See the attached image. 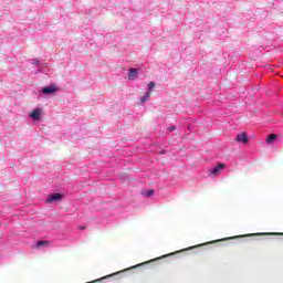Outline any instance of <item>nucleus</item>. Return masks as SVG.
<instances>
[{"label":"nucleus","mask_w":283,"mask_h":283,"mask_svg":"<svg viewBox=\"0 0 283 283\" xmlns=\"http://www.w3.org/2000/svg\"><path fill=\"white\" fill-rule=\"evenodd\" d=\"M235 140L237 143H242L243 145H247V143H249V136L247 135V132L239 133Z\"/></svg>","instance_id":"obj_1"},{"label":"nucleus","mask_w":283,"mask_h":283,"mask_svg":"<svg viewBox=\"0 0 283 283\" xmlns=\"http://www.w3.org/2000/svg\"><path fill=\"white\" fill-rule=\"evenodd\" d=\"M224 169V164H218L216 167L209 170L210 176H220V171Z\"/></svg>","instance_id":"obj_2"},{"label":"nucleus","mask_w":283,"mask_h":283,"mask_svg":"<svg viewBox=\"0 0 283 283\" xmlns=\"http://www.w3.org/2000/svg\"><path fill=\"white\" fill-rule=\"evenodd\" d=\"M169 255H176V253H170V254H167V255H164L161 258H157L155 260H151V261H148V262H144V263H140V264H137V265H134V266H130L124 271H132V269H138V266H143L144 264H149V262H156V260H163V258H169Z\"/></svg>","instance_id":"obj_3"},{"label":"nucleus","mask_w":283,"mask_h":283,"mask_svg":"<svg viewBox=\"0 0 283 283\" xmlns=\"http://www.w3.org/2000/svg\"><path fill=\"white\" fill-rule=\"evenodd\" d=\"M63 199V195L56 192L49 196L46 202H59V200Z\"/></svg>","instance_id":"obj_4"},{"label":"nucleus","mask_w":283,"mask_h":283,"mask_svg":"<svg viewBox=\"0 0 283 283\" xmlns=\"http://www.w3.org/2000/svg\"><path fill=\"white\" fill-rule=\"evenodd\" d=\"M55 92H59L56 85L46 86L42 90V94H54Z\"/></svg>","instance_id":"obj_5"},{"label":"nucleus","mask_w":283,"mask_h":283,"mask_svg":"<svg viewBox=\"0 0 283 283\" xmlns=\"http://www.w3.org/2000/svg\"><path fill=\"white\" fill-rule=\"evenodd\" d=\"M137 76H138V69H129L128 70V78H129V81H136Z\"/></svg>","instance_id":"obj_6"},{"label":"nucleus","mask_w":283,"mask_h":283,"mask_svg":"<svg viewBox=\"0 0 283 283\" xmlns=\"http://www.w3.org/2000/svg\"><path fill=\"white\" fill-rule=\"evenodd\" d=\"M30 116L33 118V120H39V118H41V108L33 109Z\"/></svg>","instance_id":"obj_7"},{"label":"nucleus","mask_w":283,"mask_h":283,"mask_svg":"<svg viewBox=\"0 0 283 283\" xmlns=\"http://www.w3.org/2000/svg\"><path fill=\"white\" fill-rule=\"evenodd\" d=\"M275 140H277V135L271 134V135H269L268 138L265 139V143H268V145H271V143H275Z\"/></svg>","instance_id":"obj_8"},{"label":"nucleus","mask_w":283,"mask_h":283,"mask_svg":"<svg viewBox=\"0 0 283 283\" xmlns=\"http://www.w3.org/2000/svg\"><path fill=\"white\" fill-rule=\"evenodd\" d=\"M36 247L38 249L41 247H50V241H43V240L38 241Z\"/></svg>","instance_id":"obj_9"},{"label":"nucleus","mask_w":283,"mask_h":283,"mask_svg":"<svg viewBox=\"0 0 283 283\" xmlns=\"http://www.w3.org/2000/svg\"><path fill=\"white\" fill-rule=\"evenodd\" d=\"M149 96H151V93H146L145 96L142 97L140 103L148 101Z\"/></svg>","instance_id":"obj_10"},{"label":"nucleus","mask_w":283,"mask_h":283,"mask_svg":"<svg viewBox=\"0 0 283 283\" xmlns=\"http://www.w3.org/2000/svg\"><path fill=\"white\" fill-rule=\"evenodd\" d=\"M224 240H233V238H227V239H221L218 241H211V242H209V244H216V242H224Z\"/></svg>","instance_id":"obj_11"},{"label":"nucleus","mask_w":283,"mask_h":283,"mask_svg":"<svg viewBox=\"0 0 283 283\" xmlns=\"http://www.w3.org/2000/svg\"><path fill=\"white\" fill-rule=\"evenodd\" d=\"M154 87H156V83L149 82L148 90L151 92V90H154Z\"/></svg>","instance_id":"obj_12"},{"label":"nucleus","mask_w":283,"mask_h":283,"mask_svg":"<svg viewBox=\"0 0 283 283\" xmlns=\"http://www.w3.org/2000/svg\"><path fill=\"white\" fill-rule=\"evenodd\" d=\"M261 235H283V233H261Z\"/></svg>","instance_id":"obj_13"},{"label":"nucleus","mask_w":283,"mask_h":283,"mask_svg":"<svg viewBox=\"0 0 283 283\" xmlns=\"http://www.w3.org/2000/svg\"><path fill=\"white\" fill-rule=\"evenodd\" d=\"M197 247H200V245H197ZM197 247H192V248L184 249V250H181V252H182V251H190V249H197Z\"/></svg>","instance_id":"obj_14"},{"label":"nucleus","mask_w":283,"mask_h":283,"mask_svg":"<svg viewBox=\"0 0 283 283\" xmlns=\"http://www.w3.org/2000/svg\"><path fill=\"white\" fill-rule=\"evenodd\" d=\"M176 130V127L175 126H171L170 128H169V132H175Z\"/></svg>","instance_id":"obj_15"},{"label":"nucleus","mask_w":283,"mask_h":283,"mask_svg":"<svg viewBox=\"0 0 283 283\" xmlns=\"http://www.w3.org/2000/svg\"><path fill=\"white\" fill-rule=\"evenodd\" d=\"M154 193V190L148 191V196H151Z\"/></svg>","instance_id":"obj_16"},{"label":"nucleus","mask_w":283,"mask_h":283,"mask_svg":"<svg viewBox=\"0 0 283 283\" xmlns=\"http://www.w3.org/2000/svg\"><path fill=\"white\" fill-rule=\"evenodd\" d=\"M80 229L85 230L86 228H85V226H82Z\"/></svg>","instance_id":"obj_17"},{"label":"nucleus","mask_w":283,"mask_h":283,"mask_svg":"<svg viewBox=\"0 0 283 283\" xmlns=\"http://www.w3.org/2000/svg\"><path fill=\"white\" fill-rule=\"evenodd\" d=\"M251 235H253V234H248V237H251Z\"/></svg>","instance_id":"obj_18"}]
</instances>
